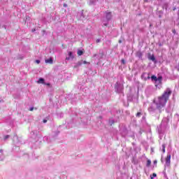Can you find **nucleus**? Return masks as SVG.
<instances>
[{
	"mask_svg": "<svg viewBox=\"0 0 179 179\" xmlns=\"http://www.w3.org/2000/svg\"><path fill=\"white\" fill-rule=\"evenodd\" d=\"M143 115V117H142ZM136 117L137 118H141V117H142L143 120H145V113L143 110H140L139 112H138L136 115Z\"/></svg>",
	"mask_w": 179,
	"mask_h": 179,
	"instance_id": "f8f14e48",
	"label": "nucleus"
},
{
	"mask_svg": "<svg viewBox=\"0 0 179 179\" xmlns=\"http://www.w3.org/2000/svg\"><path fill=\"white\" fill-rule=\"evenodd\" d=\"M115 90L120 96H124V84L117 82L115 85Z\"/></svg>",
	"mask_w": 179,
	"mask_h": 179,
	"instance_id": "20e7f679",
	"label": "nucleus"
},
{
	"mask_svg": "<svg viewBox=\"0 0 179 179\" xmlns=\"http://www.w3.org/2000/svg\"><path fill=\"white\" fill-rule=\"evenodd\" d=\"M35 62H36V64H40L41 61H40V59H36V60L35 61Z\"/></svg>",
	"mask_w": 179,
	"mask_h": 179,
	"instance_id": "473e14b6",
	"label": "nucleus"
},
{
	"mask_svg": "<svg viewBox=\"0 0 179 179\" xmlns=\"http://www.w3.org/2000/svg\"><path fill=\"white\" fill-rule=\"evenodd\" d=\"M34 110V107H31L30 108H29V111H33Z\"/></svg>",
	"mask_w": 179,
	"mask_h": 179,
	"instance_id": "c9c22d12",
	"label": "nucleus"
},
{
	"mask_svg": "<svg viewBox=\"0 0 179 179\" xmlns=\"http://www.w3.org/2000/svg\"><path fill=\"white\" fill-rule=\"evenodd\" d=\"M101 41V39H96V43H100Z\"/></svg>",
	"mask_w": 179,
	"mask_h": 179,
	"instance_id": "58836bf2",
	"label": "nucleus"
},
{
	"mask_svg": "<svg viewBox=\"0 0 179 179\" xmlns=\"http://www.w3.org/2000/svg\"><path fill=\"white\" fill-rule=\"evenodd\" d=\"M172 33H173V34H176V33H177V31H176V29H173V30H172Z\"/></svg>",
	"mask_w": 179,
	"mask_h": 179,
	"instance_id": "f704fd0d",
	"label": "nucleus"
},
{
	"mask_svg": "<svg viewBox=\"0 0 179 179\" xmlns=\"http://www.w3.org/2000/svg\"><path fill=\"white\" fill-rule=\"evenodd\" d=\"M121 64H122V65H125V64H127V62H125V59H121Z\"/></svg>",
	"mask_w": 179,
	"mask_h": 179,
	"instance_id": "c85d7f7f",
	"label": "nucleus"
},
{
	"mask_svg": "<svg viewBox=\"0 0 179 179\" xmlns=\"http://www.w3.org/2000/svg\"><path fill=\"white\" fill-rule=\"evenodd\" d=\"M120 134L123 138H125V136H127L131 138H134V136H135V134H134V133H131V131H128L127 128L120 129Z\"/></svg>",
	"mask_w": 179,
	"mask_h": 179,
	"instance_id": "0eeeda50",
	"label": "nucleus"
},
{
	"mask_svg": "<svg viewBox=\"0 0 179 179\" xmlns=\"http://www.w3.org/2000/svg\"><path fill=\"white\" fill-rule=\"evenodd\" d=\"M0 153H1V155H3V150L1 149L0 150Z\"/></svg>",
	"mask_w": 179,
	"mask_h": 179,
	"instance_id": "4c0bfd02",
	"label": "nucleus"
},
{
	"mask_svg": "<svg viewBox=\"0 0 179 179\" xmlns=\"http://www.w3.org/2000/svg\"><path fill=\"white\" fill-rule=\"evenodd\" d=\"M59 134V131H57L50 137H48V136L43 137V141L44 142H47L48 143H51L52 141H55V138H57V136H58Z\"/></svg>",
	"mask_w": 179,
	"mask_h": 179,
	"instance_id": "423d86ee",
	"label": "nucleus"
},
{
	"mask_svg": "<svg viewBox=\"0 0 179 179\" xmlns=\"http://www.w3.org/2000/svg\"><path fill=\"white\" fill-rule=\"evenodd\" d=\"M80 62H81L82 65H83V64H87V62H86V61L80 60Z\"/></svg>",
	"mask_w": 179,
	"mask_h": 179,
	"instance_id": "7c9ffc66",
	"label": "nucleus"
},
{
	"mask_svg": "<svg viewBox=\"0 0 179 179\" xmlns=\"http://www.w3.org/2000/svg\"><path fill=\"white\" fill-rule=\"evenodd\" d=\"M78 16L80 17V20H83V19H85V14H83V11L78 13Z\"/></svg>",
	"mask_w": 179,
	"mask_h": 179,
	"instance_id": "dca6fc26",
	"label": "nucleus"
},
{
	"mask_svg": "<svg viewBox=\"0 0 179 179\" xmlns=\"http://www.w3.org/2000/svg\"><path fill=\"white\" fill-rule=\"evenodd\" d=\"M69 57H66V61H72L75 56L73 55V52H68Z\"/></svg>",
	"mask_w": 179,
	"mask_h": 179,
	"instance_id": "9b49d317",
	"label": "nucleus"
},
{
	"mask_svg": "<svg viewBox=\"0 0 179 179\" xmlns=\"http://www.w3.org/2000/svg\"><path fill=\"white\" fill-rule=\"evenodd\" d=\"M155 177H157V174H156L155 173H152V175L150 176V178L151 179H153Z\"/></svg>",
	"mask_w": 179,
	"mask_h": 179,
	"instance_id": "bb28decb",
	"label": "nucleus"
},
{
	"mask_svg": "<svg viewBox=\"0 0 179 179\" xmlns=\"http://www.w3.org/2000/svg\"><path fill=\"white\" fill-rule=\"evenodd\" d=\"M31 134H33V135H35V136H37V135H38V131H37V130H34L31 131Z\"/></svg>",
	"mask_w": 179,
	"mask_h": 179,
	"instance_id": "393cba45",
	"label": "nucleus"
},
{
	"mask_svg": "<svg viewBox=\"0 0 179 179\" xmlns=\"http://www.w3.org/2000/svg\"><path fill=\"white\" fill-rule=\"evenodd\" d=\"M171 93H173L171 89L166 88L162 96H158L157 99H154L152 103L148 108L149 113L159 120L163 108H164L167 101H169V99H170V96H171Z\"/></svg>",
	"mask_w": 179,
	"mask_h": 179,
	"instance_id": "f257e3e1",
	"label": "nucleus"
},
{
	"mask_svg": "<svg viewBox=\"0 0 179 179\" xmlns=\"http://www.w3.org/2000/svg\"><path fill=\"white\" fill-rule=\"evenodd\" d=\"M94 57H97V55H94Z\"/></svg>",
	"mask_w": 179,
	"mask_h": 179,
	"instance_id": "09e8293b",
	"label": "nucleus"
},
{
	"mask_svg": "<svg viewBox=\"0 0 179 179\" xmlns=\"http://www.w3.org/2000/svg\"><path fill=\"white\" fill-rule=\"evenodd\" d=\"M150 164H152V161L150 159L147 160L146 167H150Z\"/></svg>",
	"mask_w": 179,
	"mask_h": 179,
	"instance_id": "5701e85b",
	"label": "nucleus"
},
{
	"mask_svg": "<svg viewBox=\"0 0 179 179\" xmlns=\"http://www.w3.org/2000/svg\"><path fill=\"white\" fill-rule=\"evenodd\" d=\"M178 17H179V10H178Z\"/></svg>",
	"mask_w": 179,
	"mask_h": 179,
	"instance_id": "49530a36",
	"label": "nucleus"
},
{
	"mask_svg": "<svg viewBox=\"0 0 179 179\" xmlns=\"http://www.w3.org/2000/svg\"><path fill=\"white\" fill-rule=\"evenodd\" d=\"M5 160V155L1 154L0 155V162H3Z\"/></svg>",
	"mask_w": 179,
	"mask_h": 179,
	"instance_id": "4be33fe9",
	"label": "nucleus"
},
{
	"mask_svg": "<svg viewBox=\"0 0 179 179\" xmlns=\"http://www.w3.org/2000/svg\"><path fill=\"white\" fill-rule=\"evenodd\" d=\"M167 128V122L165 120H162V123L157 127V132L159 135L160 139L163 138V135H164V132Z\"/></svg>",
	"mask_w": 179,
	"mask_h": 179,
	"instance_id": "f03ea898",
	"label": "nucleus"
},
{
	"mask_svg": "<svg viewBox=\"0 0 179 179\" xmlns=\"http://www.w3.org/2000/svg\"><path fill=\"white\" fill-rule=\"evenodd\" d=\"M37 83L41 84V85H44V84H45V80L44 78H40L38 80Z\"/></svg>",
	"mask_w": 179,
	"mask_h": 179,
	"instance_id": "2eb2a0df",
	"label": "nucleus"
},
{
	"mask_svg": "<svg viewBox=\"0 0 179 179\" xmlns=\"http://www.w3.org/2000/svg\"><path fill=\"white\" fill-rule=\"evenodd\" d=\"M47 119H44L43 120V124H45L46 122H47Z\"/></svg>",
	"mask_w": 179,
	"mask_h": 179,
	"instance_id": "e433bc0d",
	"label": "nucleus"
},
{
	"mask_svg": "<svg viewBox=\"0 0 179 179\" xmlns=\"http://www.w3.org/2000/svg\"><path fill=\"white\" fill-rule=\"evenodd\" d=\"M74 66L73 68L76 69V68H79V66H82V62L80 61L78 62L77 63L74 64Z\"/></svg>",
	"mask_w": 179,
	"mask_h": 179,
	"instance_id": "f3484780",
	"label": "nucleus"
},
{
	"mask_svg": "<svg viewBox=\"0 0 179 179\" xmlns=\"http://www.w3.org/2000/svg\"><path fill=\"white\" fill-rule=\"evenodd\" d=\"M151 80L155 82V87H158V89L162 87V80H163L162 76H158L157 78L156 76H152Z\"/></svg>",
	"mask_w": 179,
	"mask_h": 179,
	"instance_id": "7ed1b4c3",
	"label": "nucleus"
},
{
	"mask_svg": "<svg viewBox=\"0 0 179 179\" xmlns=\"http://www.w3.org/2000/svg\"><path fill=\"white\" fill-rule=\"evenodd\" d=\"M109 124H110V125H113V124H115V120H114L113 118H110L109 119Z\"/></svg>",
	"mask_w": 179,
	"mask_h": 179,
	"instance_id": "aec40b11",
	"label": "nucleus"
},
{
	"mask_svg": "<svg viewBox=\"0 0 179 179\" xmlns=\"http://www.w3.org/2000/svg\"><path fill=\"white\" fill-rule=\"evenodd\" d=\"M136 56L137 57V58H138L139 59H142V57H143V53H142L141 51H138L136 53Z\"/></svg>",
	"mask_w": 179,
	"mask_h": 179,
	"instance_id": "4468645a",
	"label": "nucleus"
},
{
	"mask_svg": "<svg viewBox=\"0 0 179 179\" xmlns=\"http://www.w3.org/2000/svg\"><path fill=\"white\" fill-rule=\"evenodd\" d=\"M171 160V154H170V152H168L166 158V167H169L170 166Z\"/></svg>",
	"mask_w": 179,
	"mask_h": 179,
	"instance_id": "6e6552de",
	"label": "nucleus"
},
{
	"mask_svg": "<svg viewBox=\"0 0 179 179\" xmlns=\"http://www.w3.org/2000/svg\"><path fill=\"white\" fill-rule=\"evenodd\" d=\"M31 31H32V33H34V31H36V29H33L31 30Z\"/></svg>",
	"mask_w": 179,
	"mask_h": 179,
	"instance_id": "a19ab883",
	"label": "nucleus"
},
{
	"mask_svg": "<svg viewBox=\"0 0 179 179\" xmlns=\"http://www.w3.org/2000/svg\"><path fill=\"white\" fill-rule=\"evenodd\" d=\"M64 8H66V4H64Z\"/></svg>",
	"mask_w": 179,
	"mask_h": 179,
	"instance_id": "a18cd8bd",
	"label": "nucleus"
},
{
	"mask_svg": "<svg viewBox=\"0 0 179 179\" xmlns=\"http://www.w3.org/2000/svg\"><path fill=\"white\" fill-rule=\"evenodd\" d=\"M40 145H41V141L34 142L33 148L37 149V148H40Z\"/></svg>",
	"mask_w": 179,
	"mask_h": 179,
	"instance_id": "ddd939ff",
	"label": "nucleus"
},
{
	"mask_svg": "<svg viewBox=\"0 0 179 179\" xmlns=\"http://www.w3.org/2000/svg\"><path fill=\"white\" fill-rule=\"evenodd\" d=\"M45 62L46 64H52V62H54V60L52 59V57H50V58H49L48 59H45Z\"/></svg>",
	"mask_w": 179,
	"mask_h": 179,
	"instance_id": "a211bd4d",
	"label": "nucleus"
},
{
	"mask_svg": "<svg viewBox=\"0 0 179 179\" xmlns=\"http://www.w3.org/2000/svg\"><path fill=\"white\" fill-rule=\"evenodd\" d=\"M121 43H122V40H119V43L121 44Z\"/></svg>",
	"mask_w": 179,
	"mask_h": 179,
	"instance_id": "37998d69",
	"label": "nucleus"
},
{
	"mask_svg": "<svg viewBox=\"0 0 179 179\" xmlns=\"http://www.w3.org/2000/svg\"><path fill=\"white\" fill-rule=\"evenodd\" d=\"M144 2L148 3L149 2V0H144Z\"/></svg>",
	"mask_w": 179,
	"mask_h": 179,
	"instance_id": "79ce46f5",
	"label": "nucleus"
},
{
	"mask_svg": "<svg viewBox=\"0 0 179 179\" xmlns=\"http://www.w3.org/2000/svg\"><path fill=\"white\" fill-rule=\"evenodd\" d=\"M106 20H102V26L107 27L108 26V22L111 20V18L113 17V15L111 14V12L106 11L105 13Z\"/></svg>",
	"mask_w": 179,
	"mask_h": 179,
	"instance_id": "39448f33",
	"label": "nucleus"
},
{
	"mask_svg": "<svg viewBox=\"0 0 179 179\" xmlns=\"http://www.w3.org/2000/svg\"><path fill=\"white\" fill-rule=\"evenodd\" d=\"M78 55H83V50H78Z\"/></svg>",
	"mask_w": 179,
	"mask_h": 179,
	"instance_id": "a878e982",
	"label": "nucleus"
},
{
	"mask_svg": "<svg viewBox=\"0 0 179 179\" xmlns=\"http://www.w3.org/2000/svg\"><path fill=\"white\" fill-rule=\"evenodd\" d=\"M148 59H150V61H152L154 64H157V60H156L155 55H151L150 53H148Z\"/></svg>",
	"mask_w": 179,
	"mask_h": 179,
	"instance_id": "9d476101",
	"label": "nucleus"
},
{
	"mask_svg": "<svg viewBox=\"0 0 179 179\" xmlns=\"http://www.w3.org/2000/svg\"><path fill=\"white\" fill-rule=\"evenodd\" d=\"M43 85H45L46 86H48V87H51V83H45V84H43Z\"/></svg>",
	"mask_w": 179,
	"mask_h": 179,
	"instance_id": "c756f323",
	"label": "nucleus"
},
{
	"mask_svg": "<svg viewBox=\"0 0 179 179\" xmlns=\"http://www.w3.org/2000/svg\"><path fill=\"white\" fill-rule=\"evenodd\" d=\"M9 138H10V135H6L3 138V140L4 141H6L7 139H9Z\"/></svg>",
	"mask_w": 179,
	"mask_h": 179,
	"instance_id": "cd10ccee",
	"label": "nucleus"
},
{
	"mask_svg": "<svg viewBox=\"0 0 179 179\" xmlns=\"http://www.w3.org/2000/svg\"><path fill=\"white\" fill-rule=\"evenodd\" d=\"M141 79L142 80H148V79H150V73H143L142 75H141Z\"/></svg>",
	"mask_w": 179,
	"mask_h": 179,
	"instance_id": "1a4fd4ad",
	"label": "nucleus"
},
{
	"mask_svg": "<svg viewBox=\"0 0 179 179\" xmlns=\"http://www.w3.org/2000/svg\"><path fill=\"white\" fill-rule=\"evenodd\" d=\"M164 6H165L166 10H167V6H169V4L166 3L164 4Z\"/></svg>",
	"mask_w": 179,
	"mask_h": 179,
	"instance_id": "72a5a7b5",
	"label": "nucleus"
},
{
	"mask_svg": "<svg viewBox=\"0 0 179 179\" xmlns=\"http://www.w3.org/2000/svg\"><path fill=\"white\" fill-rule=\"evenodd\" d=\"M0 27H1V24H0Z\"/></svg>",
	"mask_w": 179,
	"mask_h": 179,
	"instance_id": "3c124183",
	"label": "nucleus"
},
{
	"mask_svg": "<svg viewBox=\"0 0 179 179\" xmlns=\"http://www.w3.org/2000/svg\"><path fill=\"white\" fill-rule=\"evenodd\" d=\"M158 45H159V47H163V43L159 42Z\"/></svg>",
	"mask_w": 179,
	"mask_h": 179,
	"instance_id": "2f4dec72",
	"label": "nucleus"
},
{
	"mask_svg": "<svg viewBox=\"0 0 179 179\" xmlns=\"http://www.w3.org/2000/svg\"><path fill=\"white\" fill-rule=\"evenodd\" d=\"M3 27H4V29H6V26H5V25H4V26H3Z\"/></svg>",
	"mask_w": 179,
	"mask_h": 179,
	"instance_id": "de8ad7c7",
	"label": "nucleus"
},
{
	"mask_svg": "<svg viewBox=\"0 0 179 179\" xmlns=\"http://www.w3.org/2000/svg\"><path fill=\"white\" fill-rule=\"evenodd\" d=\"M162 149L163 153H166V144H162Z\"/></svg>",
	"mask_w": 179,
	"mask_h": 179,
	"instance_id": "b1692460",
	"label": "nucleus"
},
{
	"mask_svg": "<svg viewBox=\"0 0 179 179\" xmlns=\"http://www.w3.org/2000/svg\"><path fill=\"white\" fill-rule=\"evenodd\" d=\"M159 17H162V15H159Z\"/></svg>",
	"mask_w": 179,
	"mask_h": 179,
	"instance_id": "8fccbe9b",
	"label": "nucleus"
},
{
	"mask_svg": "<svg viewBox=\"0 0 179 179\" xmlns=\"http://www.w3.org/2000/svg\"><path fill=\"white\" fill-rule=\"evenodd\" d=\"M176 9H177V8L174 7V8H173V10H176Z\"/></svg>",
	"mask_w": 179,
	"mask_h": 179,
	"instance_id": "c03bdc74",
	"label": "nucleus"
},
{
	"mask_svg": "<svg viewBox=\"0 0 179 179\" xmlns=\"http://www.w3.org/2000/svg\"><path fill=\"white\" fill-rule=\"evenodd\" d=\"M57 118H64V113L62 112H57Z\"/></svg>",
	"mask_w": 179,
	"mask_h": 179,
	"instance_id": "6ab92c4d",
	"label": "nucleus"
},
{
	"mask_svg": "<svg viewBox=\"0 0 179 179\" xmlns=\"http://www.w3.org/2000/svg\"><path fill=\"white\" fill-rule=\"evenodd\" d=\"M154 164H157V160L154 161Z\"/></svg>",
	"mask_w": 179,
	"mask_h": 179,
	"instance_id": "ea45409f",
	"label": "nucleus"
},
{
	"mask_svg": "<svg viewBox=\"0 0 179 179\" xmlns=\"http://www.w3.org/2000/svg\"><path fill=\"white\" fill-rule=\"evenodd\" d=\"M97 0H90V5H96Z\"/></svg>",
	"mask_w": 179,
	"mask_h": 179,
	"instance_id": "412c9836",
	"label": "nucleus"
}]
</instances>
